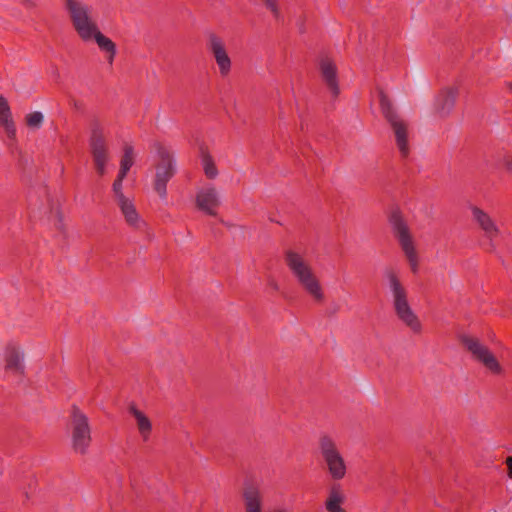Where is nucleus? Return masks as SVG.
Wrapping results in <instances>:
<instances>
[{
	"instance_id": "obj_1",
	"label": "nucleus",
	"mask_w": 512,
	"mask_h": 512,
	"mask_svg": "<svg viewBox=\"0 0 512 512\" xmlns=\"http://www.w3.org/2000/svg\"><path fill=\"white\" fill-rule=\"evenodd\" d=\"M65 8L79 37L83 41L95 39L99 49L107 54L108 63L112 65L117 53L116 44L99 31L89 16V6L79 0H65Z\"/></svg>"
},
{
	"instance_id": "obj_2",
	"label": "nucleus",
	"mask_w": 512,
	"mask_h": 512,
	"mask_svg": "<svg viewBox=\"0 0 512 512\" xmlns=\"http://www.w3.org/2000/svg\"><path fill=\"white\" fill-rule=\"evenodd\" d=\"M384 276L392 294L396 316L414 333H420L422 330L421 322L408 302V293L400 282L397 273L392 268H386Z\"/></svg>"
},
{
	"instance_id": "obj_3",
	"label": "nucleus",
	"mask_w": 512,
	"mask_h": 512,
	"mask_svg": "<svg viewBox=\"0 0 512 512\" xmlns=\"http://www.w3.org/2000/svg\"><path fill=\"white\" fill-rule=\"evenodd\" d=\"M285 263L298 284L317 302L324 299L320 282L312 267L298 252L287 250L284 255Z\"/></svg>"
},
{
	"instance_id": "obj_4",
	"label": "nucleus",
	"mask_w": 512,
	"mask_h": 512,
	"mask_svg": "<svg viewBox=\"0 0 512 512\" xmlns=\"http://www.w3.org/2000/svg\"><path fill=\"white\" fill-rule=\"evenodd\" d=\"M153 147L159 158L155 166L153 189L162 200H165L167 198V183L177 172L176 161L173 152L162 143L155 142Z\"/></svg>"
},
{
	"instance_id": "obj_5",
	"label": "nucleus",
	"mask_w": 512,
	"mask_h": 512,
	"mask_svg": "<svg viewBox=\"0 0 512 512\" xmlns=\"http://www.w3.org/2000/svg\"><path fill=\"white\" fill-rule=\"evenodd\" d=\"M69 428L73 451L86 454L92 441L91 427L87 415L75 404L71 407Z\"/></svg>"
},
{
	"instance_id": "obj_6",
	"label": "nucleus",
	"mask_w": 512,
	"mask_h": 512,
	"mask_svg": "<svg viewBox=\"0 0 512 512\" xmlns=\"http://www.w3.org/2000/svg\"><path fill=\"white\" fill-rule=\"evenodd\" d=\"M319 451L333 480H341L347 472L346 463L335 441L328 435L319 438Z\"/></svg>"
},
{
	"instance_id": "obj_7",
	"label": "nucleus",
	"mask_w": 512,
	"mask_h": 512,
	"mask_svg": "<svg viewBox=\"0 0 512 512\" xmlns=\"http://www.w3.org/2000/svg\"><path fill=\"white\" fill-rule=\"evenodd\" d=\"M380 108L384 118L389 122L396 137L398 149L403 157L409 154L407 124L400 118L392 102L383 92L380 93Z\"/></svg>"
},
{
	"instance_id": "obj_8",
	"label": "nucleus",
	"mask_w": 512,
	"mask_h": 512,
	"mask_svg": "<svg viewBox=\"0 0 512 512\" xmlns=\"http://www.w3.org/2000/svg\"><path fill=\"white\" fill-rule=\"evenodd\" d=\"M89 146L96 171L100 176H103L108 161V149L104 137V129L98 119H93L90 123Z\"/></svg>"
},
{
	"instance_id": "obj_9",
	"label": "nucleus",
	"mask_w": 512,
	"mask_h": 512,
	"mask_svg": "<svg viewBox=\"0 0 512 512\" xmlns=\"http://www.w3.org/2000/svg\"><path fill=\"white\" fill-rule=\"evenodd\" d=\"M461 343L472 354L473 358L482 363L493 374H500L502 367L492 352L477 338L462 336Z\"/></svg>"
},
{
	"instance_id": "obj_10",
	"label": "nucleus",
	"mask_w": 512,
	"mask_h": 512,
	"mask_svg": "<svg viewBox=\"0 0 512 512\" xmlns=\"http://www.w3.org/2000/svg\"><path fill=\"white\" fill-rule=\"evenodd\" d=\"M206 48L213 55L221 76H227L231 71L232 62L222 38L215 33H209Z\"/></svg>"
},
{
	"instance_id": "obj_11",
	"label": "nucleus",
	"mask_w": 512,
	"mask_h": 512,
	"mask_svg": "<svg viewBox=\"0 0 512 512\" xmlns=\"http://www.w3.org/2000/svg\"><path fill=\"white\" fill-rule=\"evenodd\" d=\"M389 223L392 227L394 236L399 241L401 248L414 244L408 225L398 209H395L390 213Z\"/></svg>"
},
{
	"instance_id": "obj_12",
	"label": "nucleus",
	"mask_w": 512,
	"mask_h": 512,
	"mask_svg": "<svg viewBox=\"0 0 512 512\" xmlns=\"http://www.w3.org/2000/svg\"><path fill=\"white\" fill-rule=\"evenodd\" d=\"M473 220L479 225L486 238L490 240V247L495 249L493 239L499 234V229L493 219L477 206L471 208Z\"/></svg>"
},
{
	"instance_id": "obj_13",
	"label": "nucleus",
	"mask_w": 512,
	"mask_h": 512,
	"mask_svg": "<svg viewBox=\"0 0 512 512\" xmlns=\"http://www.w3.org/2000/svg\"><path fill=\"white\" fill-rule=\"evenodd\" d=\"M196 205L199 210L210 216H216V208L220 205L218 193L214 187L202 189L197 193Z\"/></svg>"
},
{
	"instance_id": "obj_14",
	"label": "nucleus",
	"mask_w": 512,
	"mask_h": 512,
	"mask_svg": "<svg viewBox=\"0 0 512 512\" xmlns=\"http://www.w3.org/2000/svg\"><path fill=\"white\" fill-rule=\"evenodd\" d=\"M4 360L6 371H11L15 374L24 375V355L15 343L11 342L7 344L5 348Z\"/></svg>"
},
{
	"instance_id": "obj_15",
	"label": "nucleus",
	"mask_w": 512,
	"mask_h": 512,
	"mask_svg": "<svg viewBox=\"0 0 512 512\" xmlns=\"http://www.w3.org/2000/svg\"><path fill=\"white\" fill-rule=\"evenodd\" d=\"M458 96L457 88H446L442 90L435 101V109L440 117H446L454 108Z\"/></svg>"
},
{
	"instance_id": "obj_16",
	"label": "nucleus",
	"mask_w": 512,
	"mask_h": 512,
	"mask_svg": "<svg viewBox=\"0 0 512 512\" xmlns=\"http://www.w3.org/2000/svg\"><path fill=\"white\" fill-rule=\"evenodd\" d=\"M320 71L324 82L331 91L334 97H337L340 93L338 78H337V67L328 58H324L320 61Z\"/></svg>"
},
{
	"instance_id": "obj_17",
	"label": "nucleus",
	"mask_w": 512,
	"mask_h": 512,
	"mask_svg": "<svg viewBox=\"0 0 512 512\" xmlns=\"http://www.w3.org/2000/svg\"><path fill=\"white\" fill-rule=\"evenodd\" d=\"M120 210L125 218L127 224L133 228L141 229L146 224L138 214L135 205L130 199H125L118 202Z\"/></svg>"
},
{
	"instance_id": "obj_18",
	"label": "nucleus",
	"mask_w": 512,
	"mask_h": 512,
	"mask_svg": "<svg viewBox=\"0 0 512 512\" xmlns=\"http://www.w3.org/2000/svg\"><path fill=\"white\" fill-rule=\"evenodd\" d=\"M129 413L135 418L138 431L144 441L149 439L152 431V423L150 419L140 411L134 403L129 405Z\"/></svg>"
},
{
	"instance_id": "obj_19",
	"label": "nucleus",
	"mask_w": 512,
	"mask_h": 512,
	"mask_svg": "<svg viewBox=\"0 0 512 512\" xmlns=\"http://www.w3.org/2000/svg\"><path fill=\"white\" fill-rule=\"evenodd\" d=\"M345 497L339 484H333L329 489L328 497L325 501V508L328 512H347L342 508Z\"/></svg>"
},
{
	"instance_id": "obj_20",
	"label": "nucleus",
	"mask_w": 512,
	"mask_h": 512,
	"mask_svg": "<svg viewBox=\"0 0 512 512\" xmlns=\"http://www.w3.org/2000/svg\"><path fill=\"white\" fill-rule=\"evenodd\" d=\"M134 164V148L132 145L126 144L123 148V155L120 161V169L118 174L127 176L130 168Z\"/></svg>"
},
{
	"instance_id": "obj_21",
	"label": "nucleus",
	"mask_w": 512,
	"mask_h": 512,
	"mask_svg": "<svg viewBox=\"0 0 512 512\" xmlns=\"http://www.w3.org/2000/svg\"><path fill=\"white\" fill-rule=\"evenodd\" d=\"M0 126H2L9 138H14L16 134V128L12 119L11 110L0 112Z\"/></svg>"
},
{
	"instance_id": "obj_22",
	"label": "nucleus",
	"mask_w": 512,
	"mask_h": 512,
	"mask_svg": "<svg viewBox=\"0 0 512 512\" xmlns=\"http://www.w3.org/2000/svg\"><path fill=\"white\" fill-rule=\"evenodd\" d=\"M202 164L204 168L205 175L209 179H214L218 175L217 167L212 159V157L207 153H202Z\"/></svg>"
},
{
	"instance_id": "obj_23",
	"label": "nucleus",
	"mask_w": 512,
	"mask_h": 512,
	"mask_svg": "<svg viewBox=\"0 0 512 512\" xmlns=\"http://www.w3.org/2000/svg\"><path fill=\"white\" fill-rule=\"evenodd\" d=\"M402 250L409 262L412 272L414 274H416L419 269V264H418V255H417L416 249L414 247V244L404 247V248H402Z\"/></svg>"
},
{
	"instance_id": "obj_24",
	"label": "nucleus",
	"mask_w": 512,
	"mask_h": 512,
	"mask_svg": "<svg viewBox=\"0 0 512 512\" xmlns=\"http://www.w3.org/2000/svg\"><path fill=\"white\" fill-rule=\"evenodd\" d=\"M44 121V115L40 111L29 113L25 117L26 125L31 129H39Z\"/></svg>"
},
{
	"instance_id": "obj_25",
	"label": "nucleus",
	"mask_w": 512,
	"mask_h": 512,
	"mask_svg": "<svg viewBox=\"0 0 512 512\" xmlns=\"http://www.w3.org/2000/svg\"><path fill=\"white\" fill-rule=\"evenodd\" d=\"M126 178V176H121L120 174L117 175L116 179L113 182L112 190L113 193L117 199V202H120L122 200L127 199V197L123 194V181Z\"/></svg>"
},
{
	"instance_id": "obj_26",
	"label": "nucleus",
	"mask_w": 512,
	"mask_h": 512,
	"mask_svg": "<svg viewBox=\"0 0 512 512\" xmlns=\"http://www.w3.org/2000/svg\"><path fill=\"white\" fill-rule=\"evenodd\" d=\"M500 152H497V153H491V154H488L485 156L484 158V162H485V165H486V168L489 169V170H496V169H499L503 162L502 160H497V155L499 154Z\"/></svg>"
},
{
	"instance_id": "obj_27",
	"label": "nucleus",
	"mask_w": 512,
	"mask_h": 512,
	"mask_svg": "<svg viewBox=\"0 0 512 512\" xmlns=\"http://www.w3.org/2000/svg\"><path fill=\"white\" fill-rule=\"evenodd\" d=\"M497 160H502V166H504L509 173H512V157L510 155L506 153H499L497 155Z\"/></svg>"
},
{
	"instance_id": "obj_28",
	"label": "nucleus",
	"mask_w": 512,
	"mask_h": 512,
	"mask_svg": "<svg viewBox=\"0 0 512 512\" xmlns=\"http://www.w3.org/2000/svg\"><path fill=\"white\" fill-rule=\"evenodd\" d=\"M263 1L265 2L266 7L271 10V12L273 13L274 17L278 18L279 17V10H278L276 1L275 0H263Z\"/></svg>"
},
{
	"instance_id": "obj_29",
	"label": "nucleus",
	"mask_w": 512,
	"mask_h": 512,
	"mask_svg": "<svg viewBox=\"0 0 512 512\" xmlns=\"http://www.w3.org/2000/svg\"><path fill=\"white\" fill-rule=\"evenodd\" d=\"M9 109H10V107H9L7 100L2 95H0V112L6 111Z\"/></svg>"
},
{
	"instance_id": "obj_30",
	"label": "nucleus",
	"mask_w": 512,
	"mask_h": 512,
	"mask_svg": "<svg viewBox=\"0 0 512 512\" xmlns=\"http://www.w3.org/2000/svg\"><path fill=\"white\" fill-rule=\"evenodd\" d=\"M505 463L508 467V476L512 478V456L507 457Z\"/></svg>"
},
{
	"instance_id": "obj_31",
	"label": "nucleus",
	"mask_w": 512,
	"mask_h": 512,
	"mask_svg": "<svg viewBox=\"0 0 512 512\" xmlns=\"http://www.w3.org/2000/svg\"><path fill=\"white\" fill-rule=\"evenodd\" d=\"M22 4L26 7L32 8L37 5V0H21Z\"/></svg>"
},
{
	"instance_id": "obj_32",
	"label": "nucleus",
	"mask_w": 512,
	"mask_h": 512,
	"mask_svg": "<svg viewBox=\"0 0 512 512\" xmlns=\"http://www.w3.org/2000/svg\"><path fill=\"white\" fill-rule=\"evenodd\" d=\"M268 285L270 288H272L274 291H278L279 290V285L278 283L274 280V279H269L268 281Z\"/></svg>"
},
{
	"instance_id": "obj_33",
	"label": "nucleus",
	"mask_w": 512,
	"mask_h": 512,
	"mask_svg": "<svg viewBox=\"0 0 512 512\" xmlns=\"http://www.w3.org/2000/svg\"><path fill=\"white\" fill-rule=\"evenodd\" d=\"M338 310H339V306H338V305H335V306H334V308H333V310L331 311L330 315H333V314L337 313V312H338Z\"/></svg>"
},
{
	"instance_id": "obj_34",
	"label": "nucleus",
	"mask_w": 512,
	"mask_h": 512,
	"mask_svg": "<svg viewBox=\"0 0 512 512\" xmlns=\"http://www.w3.org/2000/svg\"><path fill=\"white\" fill-rule=\"evenodd\" d=\"M507 87L509 88L510 91H512V82H508Z\"/></svg>"
}]
</instances>
